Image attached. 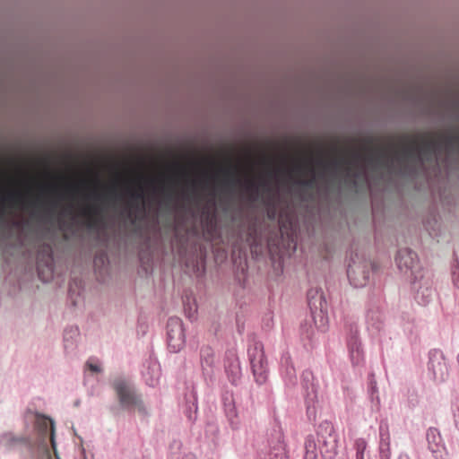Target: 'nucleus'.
I'll list each match as a JSON object with an SVG mask.
<instances>
[{
	"mask_svg": "<svg viewBox=\"0 0 459 459\" xmlns=\"http://www.w3.org/2000/svg\"><path fill=\"white\" fill-rule=\"evenodd\" d=\"M182 177H186V170L177 166L175 172L170 177H151L141 176L137 182V188L132 187V182L125 180L119 177L111 186H103L99 178L96 179L95 186L90 188L89 184L85 180L80 183H67L64 186L56 183L40 186L41 190L48 194L44 199L38 198L37 204L44 206V214L46 216H53L56 209L67 198L76 196L80 191L89 190L86 198L91 201L85 209L84 213L90 219V226L93 225L95 217L102 214L104 210L122 200L125 195L129 196L132 206L127 209V217L130 219L132 225L137 236L142 238H149L147 230L149 222L145 213L144 201L146 199L145 186L149 187L154 197L171 198L174 188Z\"/></svg>",
	"mask_w": 459,
	"mask_h": 459,
	"instance_id": "obj_1",
	"label": "nucleus"
},
{
	"mask_svg": "<svg viewBox=\"0 0 459 459\" xmlns=\"http://www.w3.org/2000/svg\"><path fill=\"white\" fill-rule=\"evenodd\" d=\"M457 145L458 136L447 133L420 142L409 140L400 148L391 146L389 150H376L368 154L354 151L350 158L334 160L332 164L337 170L343 163L347 177L356 186L359 180L368 181L369 167L375 170L381 167L394 170L397 167L406 171L413 167H423L425 163L437 164L441 155L449 157Z\"/></svg>",
	"mask_w": 459,
	"mask_h": 459,
	"instance_id": "obj_2",
	"label": "nucleus"
},
{
	"mask_svg": "<svg viewBox=\"0 0 459 459\" xmlns=\"http://www.w3.org/2000/svg\"><path fill=\"white\" fill-rule=\"evenodd\" d=\"M120 406L131 411L136 409L139 413L147 415V409L140 394H137L132 382L125 377H117L112 382Z\"/></svg>",
	"mask_w": 459,
	"mask_h": 459,
	"instance_id": "obj_3",
	"label": "nucleus"
},
{
	"mask_svg": "<svg viewBox=\"0 0 459 459\" xmlns=\"http://www.w3.org/2000/svg\"><path fill=\"white\" fill-rule=\"evenodd\" d=\"M375 264L358 254L351 257L348 265L347 276L352 286L355 288H363L370 281Z\"/></svg>",
	"mask_w": 459,
	"mask_h": 459,
	"instance_id": "obj_4",
	"label": "nucleus"
},
{
	"mask_svg": "<svg viewBox=\"0 0 459 459\" xmlns=\"http://www.w3.org/2000/svg\"><path fill=\"white\" fill-rule=\"evenodd\" d=\"M248 357L255 382L259 385L265 383L268 370L263 343L255 342L248 349Z\"/></svg>",
	"mask_w": 459,
	"mask_h": 459,
	"instance_id": "obj_5",
	"label": "nucleus"
},
{
	"mask_svg": "<svg viewBox=\"0 0 459 459\" xmlns=\"http://www.w3.org/2000/svg\"><path fill=\"white\" fill-rule=\"evenodd\" d=\"M316 440L323 457L332 458L336 454L337 437L330 421L325 420L319 424Z\"/></svg>",
	"mask_w": 459,
	"mask_h": 459,
	"instance_id": "obj_6",
	"label": "nucleus"
},
{
	"mask_svg": "<svg viewBox=\"0 0 459 459\" xmlns=\"http://www.w3.org/2000/svg\"><path fill=\"white\" fill-rule=\"evenodd\" d=\"M415 300L420 305H427L434 296L431 277L429 273H420L411 280Z\"/></svg>",
	"mask_w": 459,
	"mask_h": 459,
	"instance_id": "obj_7",
	"label": "nucleus"
},
{
	"mask_svg": "<svg viewBox=\"0 0 459 459\" xmlns=\"http://www.w3.org/2000/svg\"><path fill=\"white\" fill-rule=\"evenodd\" d=\"M395 261L399 270L404 273H410L411 279H414L415 275L424 273L419 264L417 254L408 247L398 250Z\"/></svg>",
	"mask_w": 459,
	"mask_h": 459,
	"instance_id": "obj_8",
	"label": "nucleus"
},
{
	"mask_svg": "<svg viewBox=\"0 0 459 459\" xmlns=\"http://www.w3.org/2000/svg\"><path fill=\"white\" fill-rule=\"evenodd\" d=\"M55 264L53 249L49 244H43L39 247L37 254V269L39 276L48 281L52 278Z\"/></svg>",
	"mask_w": 459,
	"mask_h": 459,
	"instance_id": "obj_9",
	"label": "nucleus"
},
{
	"mask_svg": "<svg viewBox=\"0 0 459 459\" xmlns=\"http://www.w3.org/2000/svg\"><path fill=\"white\" fill-rule=\"evenodd\" d=\"M167 340L172 352H178L185 345L183 323L178 317H170L167 323Z\"/></svg>",
	"mask_w": 459,
	"mask_h": 459,
	"instance_id": "obj_10",
	"label": "nucleus"
},
{
	"mask_svg": "<svg viewBox=\"0 0 459 459\" xmlns=\"http://www.w3.org/2000/svg\"><path fill=\"white\" fill-rule=\"evenodd\" d=\"M428 368L436 382L443 383L449 376L446 359L440 350H432L429 352Z\"/></svg>",
	"mask_w": 459,
	"mask_h": 459,
	"instance_id": "obj_11",
	"label": "nucleus"
},
{
	"mask_svg": "<svg viewBox=\"0 0 459 459\" xmlns=\"http://www.w3.org/2000/svg\"><path fill=\"white\" fill-rule=\"evenodd\" d=\"M27 204V196L17 189L4 192L0 186V210L4 212L7 208L24 206Z\"/></svg>",
	"mask_w": 459,
	"mask_h": 459,
	"instance_id": "obj_12",
	"label": "nucleus"
},
{
	"mask_svg": "<svg viewBox=\"0 0 459 459\" xmlns=\"http://www.w3.org/2000/svg\"><path fill=\"white\" fill-rule=\"evenodd\" d=\"M307 302L311 309L312 314H317V316L321 318V325H317L321 331H325V324L324 323V309L326 306L325 299L323 292L320 290H310L307 292Z\"/></svg>",
	"mask_w": 459,
	"mask_h": 459,
	"instance_id": "obj_13",
	"label": "nucleus"
},
{
	"mask_svg": "<svg viewBox=\"0 0 459 459\" xmlns=\"http://www.w3.org/2000/svg\"><path fill=\"white\" fill-rule=\"evenodd\" d=\"M314 375L310 370H305L302 373V385L307 391V412L308 417L316 418V408L314 406L315 401L316 400V388L313 383Z\"/></svg>",
	"mask_w": 459,
	"mask_h": 459,
	"instance_id": "obj_14",
	"label": "nucleus"
},
{
	"mask_svg": "<svg viewBox=\"0 0 459 459\" xmlns=\"http://www.w3.org/2000/svg\"><path fill=\"white\" fill-rule=\"evenodd\" d=\"M307 171L310 174L309 178H296L294 183L301 187L314 188L317 183V174L313 167L306 166L303 164H296L291 169L288 171L289 176L293 178L295 173H302Z\"/></svg>",
	"mask_w": 459,
	"mask_h": 459,
	"instance_id": "obj_15",
	"label": "nucleus"
},
{
	"mask_svg": "<svg viewBox=\"0 0 459 459\" xmlns=\"http://www.w3.org/2000/svg\"><path fill=\"white\" fill-rule=\"evenodd\" d=\"M215 354L213 350L208 346H203L200 350V363L205 378L212 379L215 371Z\"/></svg>",
	"mask_w": 459,
	"mask_h": 459,
	"instance_id": "obj_16",
	"label": "nucleus"
},
{
	"mask_svg": "<svg viewBox=\"0 0 459 459\" xmlns=\"http://www.w3.org/2000/svg\"><path fill=\"white\" fill-rule=\"evenodd\" d=\"M379 456L380 459H391V437L389 432V424L386 420H383L379 424Z\"/></svg>",
	"mask_w": 459,
	"mask_h": 459,
	"instance_id": "obj_17",
	"label": "nucleus"
},
{
	"mask_svg": "<svg viewBox=\"0 0 459 459\" xmlns=\"http://www.w3.org/2000/svg\"><path fill=\"white\" fill-rule=\"evenodd\" d=\"M348 349L353 366H360L364 362V352L357 332L352 333L348 339Z\"/></svg>",
	"mask_w": 459,
	"mask_h": 459,
	"instance_id": "obj_18",
	"label": "nucleus"
},
{
	"mask_svg": "<svg viewBox=\"0 0 459 459\" xmlns=\"http://www.w3.org/2000/svg\"><path fill=\"white\" fill-rule=\"evenodd\" d=\"M80 336V331L77 326H69L64 332V347L66 352H72L75 350Z\"/></svg>",
	"mask_w": 459,
	"mask_h": 459,
	"instance_id": "obj_19",
	"label": "nucleus"
},
{
	"mask_svg": "<svg viewBox=\"0 0 459 459\" xmlns=\"http://www.w3.org/2000/svg\"><path fill=\"white\" fill-rule=\"evenodd\" d=\"M427 441L429 445V449L436 454L440 452L442 448V438L438 430L435 428H430L427 431Z\"/></svg>",
	"mask_w": 459,
	"mask_h": 459,
	"instance_id": "obj_20",
	"label": "nucleus"
},
{
	"mask_svg": "<svg viewBox=\"0 0 459 459\" xmlns=\"http://www.w3.org/2000/svg\"><path fill=\"white\" fill-rule=\"evenodd\" d=\"M319 446L314 436H308L305 441V459H317Z\"/></svg>",
	"mask_w": 459,
	"mask_h": 459,
	"instance_id": "obj_21",
	"label": "nucleus"
},
{
	"mask_svg": "<svg viewBox=\"0 0 459 459\" xmlns=\"http://www.w3.org/2000/svg\"><path fill=\"white\" fill-rule=\"evenodd\" d=\"M160 377L159 365L152 363L147 368V371L144 373L146 384L150 386H154L158 384Z\"/></svg>",
	"mask_w": 459,
	"mask_h": 459,
	"instance_id": "obj_22",
	"label": "nucleus"
},
{
	"mask_svg": "<svg viewBox=\"0 0 459 459\" xmlns=\"http://www.w3.org/2000/svg\"><path fill=\"white\" fill-rule=\"evenodd\" d=\"M225 368L230 381L232 384H236L241 376V369L238 359L237 358L233 359L228 365L225 366Z\"/></svg>",
	"mask_w": 459,
	"mask_h": 459,
	"instance_id": "obj_23",
	"label": "nucleus"
},
{
	"mask_svg": "<svg viewBox=\"0 0 459 459\" xmlns=\"http://www.w3.org/2000/svg\"><path fill=\"white\" fill-rule=\"evenodd\" d=\"M284 378L287 385L294 386L297 384L296 371L292 364L289 362V358L286 359Z\"/></svg>",
	"mask_w": 459,
	"mask_h": 459,
	"instance_id": "obj_24",
	"label": "nucleus"
},
{
	"mask_svg": "<svg viewBox=\"0 0 459 459\" xmlns=\"http://www.w3.org/2000/svg\"><path fill=\"white\" fill-rule=\"evenodd\" d=\"M24 441L25 439L23 437H15L12 433H4L0 437V443L6 447H11Z\"/></svg>",
	"mask_w": 459,
	"mask_h": 459,
	"instance_id": "obj_25",
	"label": "nucleus"
},
{
	"mask_svg": "<svg viewBox=\"0 0 459 459\" xmlns=\"http://www.w3.org/2000/svg\"><path fill=\"white\" fill-rule=\"evenodd\" d=\"M224 183H225L226 186L231 190L238 184L242 183V180L237 177L236 173L233 170L226 169Z\"/></svg>",
	"mask_w": 459,
	"mask_h": 459,
	"instance_id": "obj_26",
	"label": "nucleus"
},
{
	"mask_svg": "<svg viewBox=\"0 0 459 459\" xmlns=\"http://www.w3.org/2000/svg\"><path fill=\"white\" fill-rule=\"evenodd\" d=\"M93 264L96 269H101L108 265V256L107 252L104 250L97 252L94 256Z\"/></svg>",
	"mask_w": 459,
	"mask_h": 459,
	"instance_id": "obj_27",
	"label": "nucleus"
},
{
	"mask_svg": "<svg viewBox=\"0 0 459 459\" xmlns=\"http://www.w3.org/2000/svg\"><path fill=\"white\" fill-rule=\"evenodd\" d=\"M225 411H226V414H227L230 423L232 425L237 424L238 422L235 421V420L237 419L238 414H237V411L235 408V404L232 400L225 403Z\"/></svg>",
	"mask_w": 459,
	"mask_h": 459,
	"instance_id": "obj_28",
	"label": "nucleus"
},
{
	"mask_svg": "<svg viewBox=\"0 0 459 459\" xmlns=\"http://www.w3.org/2000/svg\"><path fill=\"white\" fill-rule=\"evenodd\" d=\"M355 446L357 450L356 459H364V452L367 447L366 441L362 438L357 439L355 442Z\"/></svg>",
	"mask_w": 459,
	"mask_h": 459,
	"instance_id": "obj_29",
	"label": "nucleus"
},
{
	"mask_svg": "<svg viewBox=\"0 0 459 459\" xmlns=\"http://www.w3.org/2000/svg\"><path fill=\"white\" fill-rule=\"evenodd\" d=\"M244 183L248 190H250L255 196L258 195L260 185L255 180L247 179Z\"/></svg>",
	"mask_w": 459,
	"mask_h": 459,
	"instance_id": "obj_30",
	"label": "nucleus"
},
{
	"mask_svg": "<svg viewBox=\"0 0 459 459\" xmlns=\"http://www.w3.org/2000/svg\"><path fill=\"white\" fill-rule=\"evenodd\" d=\"M183 444L180 440H174L170 445L169 448L172 453H178L181 450Z\"/></svg>",
	"mask_w": 459,
	"mask_h": 459,
	"instance_id": "obj_31",
	"label": "nucleus"
},
{
	"mask_svg": "<svg viewBox=\"0 0 459 459\" xmlns=\"http://www.w3.org/2000/svg\"><path fill=\"white\" fill-rule=\"evenodd\" d=\"M454 421L456 428L459 429V402H456L454 411Z\"/></svg>",
	"mask_w": 459,
	"mask_h": 459,
	"instance_id": "obj_32",
	"label": "nucleus"
},
{
	"mask_svg": "<svg viewBox=\"0 0 459 459\" xmlns=\"http://www.w3.org/2000/svg\"><path fill=\"white\" fill-rule=\"evenodd\" d=\"M87 366H88L89 369L92 372L100 373L102 371L101 367L98 364H94V363L88 361Z\"/></svg>",
	"mask_w": 459,
	"mask_h": 459,
	"instance_id": "obj_33",
	"label": "nucleus"
},
{
	"mask_svg": "<svg viewBox=\"0 0 459 459\" xmlns=\"http://www.w3.org/2000/svg\"><path fill=\"white\" fill-rule=\"evenodd\" d=\"M267 215H268L269 219L274 220L275 217H276V211H275V209L269 210L268 212H267Z\"/></svg>",
	"mask_w": 459,
	"mask_h": 459,
	"instance_id": "obj_34",
	"label": "nucleus"
},
{
	"mask_svg": "<svg viewBox=\"0 0 459 459\" xmlns=\"http://www.w3.org/2000/svg\"><path fill=\"white\" fill-rule=\"evenodd\" d=\"M182 459H196V456L193 453L188 452L184 455Z\"/></svg>",
	"mask_w": 459,
	"mask_h": 459,
	"instance_id": "obj_35",
	"label": "nucleus"
},
{
	"mask_svg": "<svg viewBox=\"0 0 459 459\" xmlns=\"http://www.w3.org/2000/svg\"><path fill=\"white\" fill-rule=\"evenodd\" d=\"M50 424H51V440H52V444L54 445V423H53V421H51Z\"/></svg>",
	"mask_w": 459,
	"mask_h": 459,
	"instance_id": "obj_36",
	"label": "nucleus"
},
{
	"mask_svg": "<svg viewBox=\"0 0 459 459\" xmlns=\"http://www.w3.org/2000/svg\"><path fill=\"white\" fill-rule=\"evenodd\" d=\"M192 186L195 190H196L197 188V182L196 181H192Z\"/></svg>",
	"mask_w": 459,
	"mask_h": 459,
	"instance_id": "obj_37",
	"label": "nucleus"
},
{
	"mask_svg": "<svg viewBox=\"0 0 459 459\" xmlns=\"http://www.w3.org/2000/svg\"><path fill=\"white\" fill-rule=\"evenodd\" d=\"M188 419H189L190 420H195V418H193V417H192V414H191V413L188 415Z\"/></svg>",
	"mask_w": 459,
	"mask_h": 459,
	"instance_id": "obj_38",
	"label": "nucleus"
},
{
	"mask_svg": "<svg viewBox=\"0 0 459 459\" xmlns=\"http://www.w3.org/2000/svg\"><path fill=\"white\" fill-rule=\"evenodd\" d=\"M454 282H455V285H456L458 287V282H457V279H454Z\"/></svg>",
	"mask_w": 459,
	"mask_h": 459,
	"instance_id": "obj_39",
	"label": "nucleus"
},
{
	"mask_svg": "<svg viewBox=\"0 0 459 459\" xmlns=\"http://www.w3.org/2000/svg\"><path fill=\"white\" fill-rule=\"evenodd\" d=\"M263 183L264 185L267 186L268 185V181L267 180H263Z\"/></svg>",
	"mask_w": 459,
	"mask_h": 459,
	"instance_id": "obj_40",
	"label": "nucleus"
}]
</instances>
